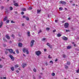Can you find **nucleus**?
<instances>
[{"instance_id":"nucleus-1","label":"nucleus","mask_w":79,"mask_h":79,"mask_svg":"<svg viewBox=\"0 0 79 79\" xmlns=\"http://www.w3.org/2000/svg\"><path fill=\"white\" fill-rule=\"evenodd\" d=\"M23 52L24 53H25V52H27V54H29V51H28V49H27V48H23Z\"/></svg>"},{"instance_id":"nucleus-2","label":"nucleus","mask_w":79,"mask_h":79,"mask_svg":"<svg viewBox=\"0 0 79 79\" xmlns=\"http://www.w3.org/2000/svg\"><path fill=\"white\" fill-rule=\"evenodd\" d=\"M35 53L36 55H37V56H39L40 55H41V54H42V52H41L38 51H36L35 52Z\"/></svg>"},{"instance_id":"nucleus-3","label":"nucleus","mask_w":79,"mask_h":79,"mask_svg":"<svg viewBox=\"0 0 79 79\" xmlns=\"http://www.w3.org/2000/svg\"><path fill=\"white\" fill-rule=\"evenodd\" d=\"M35 42V41L34 40H32L31 41V42L30 43V47H33V45H34V43Z\"/></svg>"},{"instance_id":"nucleus-4","label":"nucleus","mask_w":79,"mask_h":79,"mask_svg":"<svg viewBox=\"0 0 79 79\" xmlns=\"http://www.w3.org/2000/svg\"><path fill=\"white\" fill-rule=\"evenodd\" d=\"M64 27L65 28H68V27H69V23H65L64 24Z\"/></svg>"},{"instance_id":"nucleus-5","label":"nucleus","mask_w":79,"mask_h":79,"mask_svg":"<svg viewBox=\"0 0 79 79\" xmlns=\"http://www.w3.org/2000/svg\"><path fill=\"white\" fill-rule=\"evenodd\" d=\"M60 2L61 4H62L63 5H66V2L64 1H61Z\"/></svg>"},{"instance_id":"nucleus-6","label":"nucleus","mask_w":79,"mask_h":79,"mask_svg":"<svg viewBox=\"0 0 79 79\" xmlns=\"http://www.w3.org/2000/svg\"><path fill=\"white\" fill-rule=\"evenodd\" d=\"M10 58H11V60H12L13 61H14L15 60V58L13 57V56L11 55H9Z\"/></svg>"},{"instance_id":"nucleus-7","label":"nucleus","mask_w":79,"mask_h":79,"mask_svg":"<svg viewBox=\"0 0 79 79\" xmlns=\"http://www.w3.org/2000/svg\"><path fill=\"white\" fill-rule=\"evenodd\" d=\"M62 39L63 40H68V38L65 37L64 36H63Z\"/></svg>"},{"instance_id":"nucleus-8","label":"nucleus","mask_w":79,"mask_h":79,"mask_svg":"<svg viewBox=\"0 0 79 79\" xmlns=\"http://www.w3.org/2000/svg\"><path fill=\"white\" fill-rule=\"evenodd\" d=\"M7 50H8L10 53H13V49H8Z\"/></svg>"},{"instance_id":"nucleus-9","label":"nucleus","mask_w":79,"mask_h":79,"mask_svg":"<svg viewBox=\"0 0 79 79\" xmlns=\"http://www.w3.org/2000/svg\"><path fill=\"white\" fill-rule=\"evenodd\" d=\"M23 68H24V67H26V66H27V64H25V63H23Z\"/></svg>"},{"instance_id":"nucleus-10","label":"nucleus","mask_w":79,"mask_h":79,"mask_svg":"<svg viewBox=\"0 0 79 79\" xmlns=\"http://www.w3.org/2000/svg\"><path fill=\"white\" fill-rule=\"evenodd\" d=\"M22 46H23V44H22L21 43H19V47H21Z\"/></svg>"},{"instance_id":"nucleus-11","label":"nucleus","mask_w":79,"mask_h":79,"mask_svg":"<svg viewBox=\"0 0 79 79\" xmlns=\"http://www.w3.org/2000/svg\"><path fill=\"white\" fill-rule=\"evenodd\" d=\"M6 38L7 39H10V37L8 35H6Z\"/></svg>"},{"instance_id":"nucleus-12","label":"nucleus","mask_w":79,"mask_h":79,"mask_svg":"<svg viewBox=\"0 0 79 79\" xmlns=\"http://www.w3.org/2000/svg\"><path fill=\"white\" fill-rule=\"evenodd\" d=\"M47 45H48V47H49L50 48H52V47H51V46H50V43H48L47 44Z\"/></svg>"},{"instance_id":"nucleus-13","label":"nucleus","mask_w":79,"mask_h":79,"mask_svg":"<svg viewBox=\"0 0 79 79\" xmlns=\"http://www.w3.org/2000/svg\"><path fill=\"white\" fill-rule=\"evenodd\" d=\"M27 35H28V37H30V36H31V35L30 34V32L28 31L27 32Z\"/></svg>"},{"instance_id":"nucleus-14","label":"nucleus","mask_w":79,"mask_h":79,"mask_svg":"<svg viewBox=\"0 0 79 79\" xmlns=\"http://www.w3.org/2000/svg\"><path fill=\"white\" fill-rule=\"evenodd\" d=\"M0 24V28H1V27H2V25H3V22H2V21H1Z\"/></svg>"},{"instance_id":"nucleus-15","label":"nucleus","mask_w":79,"mask_h":79,"mask_svg":"<svg viewBox=\"0 0 79 79\" xmlns=\"http://www.w3.org/2000/svg\"><path fill=\"white\" fill-rule=\"evenodd\" d=\"M14 6H18V4L17 3H15L14 4Z\"/></svg>"},{"instance_id":"nucleus-16","label":"nucleus","mask_w":79,"mask_h":79,"mask_svg":"<svg viewBox=\"0 0 79 79\" xmlns=\"http://www.w3.org/2000/svg\"><path fill=\"white\" fill-rule=\"evenodd\" d=\"M3 40H4V42H7V40H6V39H5V38H3Z\"/></svg>"},{"instance_id":"nucleus-17","label":"nucleus","mask_w":79,"mask_h":79,"mask_svg":"<svg viewBox=\"0 0 79 79\" xmlns=\"http://www.w3.org/2000/svg\"><path fill=\"white\" fill-rule=\"evenodd\" d=\"M19 67V65L17 64L16 65H15V68H18Z\"/></svg>"},{"instance_id":"nucleus-18","label":"nucleus","mask_w":79,"mask_h":79,"mask_svg":"<svg viewBox=\"0 0 79 79\" xmlns=\"http://www.w3.org/2000/svg\"><path fill=\"white\" fill-rule=\"evenodd\" d=\"M10 69H11V70H12V71H14V70H15V69H14V67H12L10 68Z\"/></svg>"},{"instance_id":"nucleus-19","label":"nucleus","mask_w":79,"mask_h":79,"mask_svg":"<svg viewBox=\"0 0 79 79\" xmlns=\"http://www.w3.org/2000/svg\"><path fill=\"white\" fill-rule=\"evenodd\" d=\"M71 48V46H68L67 47V49H70V48Z\"/></svg>"},{"instance_id":"nucleus-20","label":"nucleus","mask_w":79,"mask_h":79,"mask_svg":"<svg viewBox=\"0 0 79 79\" xmlns=\"http://www.w3.org/2000/svg\"><path fill=\"white\" fill-rule=\"evenodd\" d=\"M60 11H62L63 10V8L62 7H60L59 8Z\"/></svg>"},{"instance_id":"nucleus-21","label":"nucleus","mask_w":79,"mask_h":79,"mask_svg":"<svg viewBox=\"0 0 79 79\" xmlns=\"http://www.w3.org/2000/svg\"><path fill=\"white\" fill-rule=\"evenodd\" d=\"M51 75L52 76H55V73H53L51 74Z\"/></svg>"},{"instance_id":"nucleus-22","label":"nucleus","mask_w":79,"mask_h":79,"mask_svg":"<svg viewBox=\"0 0 79 79\" xmlns=\"http://www.w3.org/2000/svg\"><path fill=\"white\" fill-rule=\"evenodd\" d=\"M41 11V10H37V13L38 14H39V13H40Z\"/></svg>"},{"instance_id":"nucleus-23","label":"nucleus","mask_w":79,"mask_h":79,"mask_svg":"<svg viewBox=\"0 0 79 79\" xmlns=\"http://www.w3.org/2000/svg\"><path fill=\"white\" fill-rule=\"evenodd\" d=\"M70 62L69 61V62H67V65H70Z\"/></svg>"},{"instance_id":"nucleus-24","label":"nucleus","mask_w":79,"mask_h":79,"mask_svg":"<svg viewBox=\"0 0 79 79\" xmlns=\"http://www.w3.org/2000/svg\"><path fill=\"white\" fill-rule=\"evenodd\" d=\"M57 36L59 37H61V35L60 34V33L57 34Z\"/></svg>"},{"instance_id":"nucleus-25","label":"nucleus","mask_w":79,"mask_h":79,"mask_svg":"<svg viewBox=\"0 0 79 79\" xmlns=\"http://www.w3.org/2000/svg\"><path fill=\"white\" fill-rule=\"evenodd\" d=\"M7 17H5L4 19V21H5L6 19H7Z\"/></svg>"},{"instance_id":"nucleus-26","label":"nucleus","mask_w":79,"mask_h":79,"mask_svg":"<svg viewBox=\"0 0 79 79\" xmlns=\"http://www.w3.org/2000/svg\"><path fill=\"white\" fill-rule=\"evenodd\" d=\"M22 11H26V8H23L22 9Z\"/></svg>"},{"instance_id":"nucleus-27","label":"nucleus","mask_w":79,"mask_h":79,"mask_svg":"<svg viewBox=\"0 0 79 79\" xmlns=\"http://www.w3.org/2000/svg\"><path fill=\"white\" fill-rule=\"evenodd\" d=\"M32 8L31 7H30L28 9V10H32Z\"/></svg>"},{"instance_id":"nucleus-28","label":"nucleus","mask_w":79,"mask_h":79,"mask_svg":"<svg viewBox=\"0 0 79 79\" xmlns=\"http://www.w3.org/2000/svg\"><path fill=\"white\" fill-rule=\"evenodd\" d=\"M26 19L27 21H29V18L28 17H27L26 18Z\"/></svg>"},{"instance_id":"nucleus-29","label":"nucleus","mask_w":79,"mask_h":79,"mask_svg":"<svg viewBox=\"0 0 79 79\" xmlns=\"http://www.w3.org/2000/svg\"><path fill=\"white\" fill-rule=\"evenodd\" d=\"M46 30H47V31H49L50 30V28L47 27Z\"/></svg>"},{"instance_id":"nucleus-30","label":"nucleus","mask_w":79,"mask_h":79,"mask_svg":"<svg viewBox=\"0 0 79 79\" xmlns=\"http://www.w3.org/2000/svg\"><path fill=\"white\" fill-rule=\"evenodd\" d=\"M10 10H13V7L12 6H10Z\"/></svg>"},{"instance_id":"nucleus-31","label":"nucleus","mask_w":79,"mask_h":79,"mask_svg":"<svg viewBox=\"0 0 79 79\" xmlns=\"http://www.w3.org/2000/svg\"><path fill=\"white\" fill-rule=\"evenodd\" d=\"M42 32V30H40L39 32H38V34H39L40 33V32Z\"/></svg>"},{"instance_id":"nucleus-32","label":"nucleus","mask_w":79,"mask_h":79,"mask_svg":"<svg viewBox=\"0 0 79 79\" xmlns=\"http://www.w3.org/2000/svg\"><path fill=\"white\" fill-rule=\"evenodd\" d=\"M16 52L17 53H19V51H18V50H16Z\"/></svg>"},{"instance_id":"nucleus-33","label":"nucleus","mask_w":79,"mask_h":79,"mask_svg":"<svg viewBox=\"0 0 79 79\" xmlns=\"http://www.w3.org/2000/svg\"><path fill=\"white\" fill-rule=\"evenodd\" d=\"M65 69H68V66H67V65L65 66Z\"/></svg>"},{"instance_id":"nucleus-34","label":"nucleus","mask_w":79,"mask_h":79,"mask_svg":"<svg viewBox=\"0 0 79 79\" xmlns=\"http://www.w3.org/2000/svg\"><path fill=\"white\" fill-rule=\"evenodd\" d=\"M63 58H65L66 57V56L64 54H63Z\"/></svg>"},{"instance_id":"nucleus-35","label":"nucleus","mask_w":79,"mask_h":79,"mask_svg":"<svg viewBox=\"0 0 79 79\" xmlns=\"http://www.w3.org/2000/svg\"><path fill=\"white\" fill-rule=\"evenodd\" d=\"M48 58L49 59H52V57H50V55H49Z\"/></svg>"},{"instance_id":"nucleus-36","label":"nucleus","mask_w":79,"mask_h":79,"mask_svg":"<svg viewBox=\"0 0 79 79\" xmlns=\"http://www.w3.org/2000/svg\"><path fill=\"white\" fill-rule=\"evenodd\" d=\"M33 71H34V72H36V69H33Z\"/></svg>"},{"instance_id":"nucleus-37","label":"nucleus","mask_w":79,"mask_h":79,"mask_svg":"<svg viewBox=\"0 0 79 79\" xmlns=\"http://www.w3.org/2000/svg\"><path fill=\"white\" fill-rule=\"evenodd\" d=\"M11 23H15V22L13 21H11Z\"/></svg>"},{"instance_id":"nucleus-38","label":"nucleus","mask_w":79,"mask_h":79,"mask_svg":"<svg viewBox=\"0 0 79 79\" xmlns=\"http://www.w3.org/2000/svg\"><path fill=\"white\" fill-rule=\"evenodd\" d=\"M50 63H52V64H53V62L52 60L50 61Z\"/></svg>"},{"instance_id":"nucleus-39","label":"nucleus","mask_w":79,"mask_h":79,"mask_svg":"<svg viewBox=\"0 0 79 79\" xmlns=\"http://www.w3.org/2000/svg\"><path fill=\"white\" fill-rule=\"evenodd\" d=\"M45 39H46V38H43L42 40L43 41H44L45 40Z\"/></svg>"},{"instance_id":"nucleus-40","label":"nucleus","mask_w":79,"mask_h":79,"mask_svg":"<svg viewBox=\"0 0 79 79\" xmlns=\"http://www.w3.org/2000/svg\"><path fill=\"white\" fill-rule=\"evenodd\" d=\"M2 79H6V77H3L2 78Z\"/></svg>"},{"instance_id":"nucleus-41","label":"nucleus","mask_w":79,"mask_h":79,"mask_svg":"<svg viewBox=\"0 0 79 79\" xmlns=\"http://www.w3.org/2000/svg\"><path fill=\"white\" fill-rule=\"evenodd\" d=\"M79 72V69H78V70H77V73H78Z\"/></svg>"},{"instance_id":"nucleus-42","label":"nucleus","mask_w":79,"mask_h":79,"mask_svg":"<svg viewBox=\"0 0 79 79\" xmlns=\"http://www.w3.org/2000/svg\"><path fill=\"white\" fill-rule=\"evenodd\" d=\"M9 20H7L6 21V22L7 23H9Z\"/></svg>"},{"instance_id":"nucleus-43","label":"nucleus","mask_w":79,"mask_h":79,"mask_svg":"<svg viewBox=\"0 0 79 79\" xmlns=\"http://www.w3.org/2000/svg\"><path fill=\"white\" fill-rule=\"evenodd\" d=\"M65 32H69V31L66 30L65 31Z\"/></svg>"},{"instance_id":"nucleus-44","label":"nucleus","mask_w":79,"mask_h":79,"mask_svg":"<svg viewBox=\"0 0 79 79\" xmlns=\"http://www.w3.org/2000/svg\"><path fill=\"white\" fill-rule=\"evenodd\" d=\"M11 36L12 37H15V35H12Z\"/></svg>"},{"instance_id":"nucleus-45","label":"nucleus","mask_w":79,"mask_h":79,"mask_svg":"<svg viewBox=\"0 0 79 79\" xmlns=\"http://www.w3.org/2000/svg\"><path fill=\"white\" fill-rule=\"evenodd\" d=\"M2 67H3V66H2V65H0V68H2Z\"/></svg>"},{"instance_id":"nucleus-46","label":"nucleus","mask_w":79,"mask_h":79,"mask_svg":"<svg viewBox=\"0 0 79 79\" xmlns=\"http://www.w3.org/2000/svg\"><path fill=\"white\" fill-rule=\"evenodd\" d=\"M4 8V6H2L1 7V10H3Z\"/></svg>"},{"instance_id":"nucleus-47","label":"nucleus","mask_w":79,"mask_h":79,"mask_svg":"<svg viewBox=\"0 0 79 79\" xmlns=\"http://www.w3.org/2000/svg\"><path fill=\"white\" fill-rule=\"evenodd\" d=\"M56 32V30H53V32Z\"/></svg>"},{"instance_id":"nucleus-48","label":"nucleus","mask_w":79,"mask_h":79,"mask_svg":"<svg viewBox=\"0 0 79 79\" xmlns=\"http://www.w3.org/2000/svg\"><path fill=\"white\" fill-rule=\"evenodd\" d=\"M24 12H23V11H22V12H21V14H22V15H24Z\"/></svg>"},{"instance_id":"nucleus-49","label":"nucleus","mask_w":79,"mask_h":79,"mask_svg":"<svg viewBox=\"0 0 79 79\" xmlns=\"http://www.w3.org/2000/svg\"><path fill=\"white\" fill-rule=\"evenodd\" d=\"M22 25V26H24L25 24H24V23H23Z\"/></svg>"},{"instance_id":"nucleus-50","label":"nucleus","mask_w":79,"mask_h":79,"mask_svg":"<svg viewBox=\"0 0 79 79\" xmlns=\"http://www.w3.org/2000/svg\"><path fill=\"white\" fill-rule=\"evenodd\" d=\"M12 53H13V54H15V52H13V51Z\"/></svg>"},{"instance_id":"nucleus-51","label":"nucleus","mask_w":79,"mask_h":79,"mask_svg":"<svg viewBox=\"0 0 79 79\" xmlns=\"http://www.w3.org/2000/svg\"><path fill=\"white\" fill-rule=\"evenodd\" d=\"M16 72L17 73H19V71L18 70H17L16 71Z\"/></svg>"},{"instance_id":"nucleus-52","label":"nucleus","mask_w":79,"mask_h":79,"mask_svg":"<svg viewBox=\"0 0 79 79\" xmlns=\"http://www.w3.org/2000/svg\"><path fill=\"white\" fill-rule=\"evenodd\" d=\"M6 45L5 44H3V46L4 47H6Z\"/></svg>"},{"instance_id":"nucleus-53","label":"nucleus","mask_w":79,"mask_h":79,"mask_svg":"<svg viewBox=\"0 0 79 79\" xmlns=\"http://www.w3.org/2000/svg\"><path fill=\"white\" fill-rule=\"evenodd\" d=\"M44 52H46V51H47V49H44Z\"/></svg>"},{"instance_id":"nucleus-54","label":"nucleus","mask_w":79,"mask_h":79,"mask_svg":"<svg viewBox=\"0 0 79 79\" xmlns=\"http://www.w3.org/2000/svg\"><path fill=\"white\" fill-rule=\"evenodd\" d=\"M58 61V59H56V60H55V61L56 62Z\"/></svg>"},{"instance_id":"nucleus-55","label":"nucleus","mask_w":79,"mask_h":79,"mask_svg":"<svg viewBox=\"0 0 79 79\" xmlns=\"http://www.w3.org/2000/svg\"><path fill=\"white\" fill-rule=\"evenodd\" d=\"M68 19L69 20H70V19H71V18H70V17L68 18Z\"/></svg>"},{"instance_id":"nucleus-56","label":"nucleus","mask_w":79,"mask_h":79,"mask_svg":"<svg viewBox=\"0 0 79 79\" xmlns=\"http://www.w3.org/2000/svg\"><path fill=\"white\" fill-rule=\"evenodd\" d=\"M5 54H8V52H5Z\"/></svg>"},{"instance_id":"nucleus-57","label":"nucleus","mask_w":79,"mask_h":79,"mask_svg":"<svg viewBox=\"0 0 79 79\" xmlns=\"http://www.w3.org/2000/svg\"><path fill=\"white\" fill-rule=\"evenodd\" d=\"M73 6H75V4H74V3H73Z\"/></svg>"},{"instance_id":"nucleus-58","label":"nucleus","mask_w":79,"mask_h":79,"mask_svg":"<svg viewBox=\"0 0 79 79\" xmlns=\"http://www.w3.org/2000/svg\"><path fill=\"white\" fill-rule=\"evenodd\" d=\"M41 77V76H39V78H40V79Z\"/></svg>"},{"instance_id":"nucleus-59","label":"nucleus","mask_w":79,"mask_h":79,"mask_svg":"<svg viewBox=\"0 0 79 79\" xmlns=\"http://www.w3.org/2000/svg\"><path fill=\"white\" fill-rule=\"evenodd\" d=\"M45 64L46 66H47V65H48V64L47 63H46Z\"/></svg>"},{"instance_id":"nucleus-60","label":"nucleus","mask_w":79,"mask_h":79,"mask_svg":"<svg viewBox=\"0 0 79 79\" xmlns=\"http://www.w3.org/2000/svg\"><path fill=\"white\" fill-rule=\"evenodd\" d=\"M57 21H58V20H55V22L56 23V22H57Z\"/></svg>"},{"instance_id":"nucleus-61","label":"nucleus","mask_w":79,"mask_h":79,"mask_svg":"<svg viewBox=\"0 0 79 79\" xmlns=\"http://www.w3.org/2000/svg\"><path fill=\"white\" fill-rule=\"evenodd\" d=\"M25 17H25V16H24V15H23V18H25Z\"/></svg>"},{"instance_id":"nucleus-62","label":"nucleus","mask_w":79,"mask_h":79,"mask_svg":"<svg viewBox=\"0 0 79 79\" xmlns=\"http://www.w3.org/2000/svg\"><path fill=\"white\" fill-rule=\"evenodd\" d=\"M64 9H65V10H67V8H65Z\"/></svg>"},{"instance_id":"nucleus-63","label":"nucleus","mask_w":79,"mask_h":79,"mask_svg":"<svg viewBox=\"0 0 79 79\" xmlns=\"http://www.w3.org/2000/svg\"><path fill=\"white\" fill-rule=\"evenodd\" d=\"M33 79H35V77H33Z\"/></svg>"},{"instance_id":"nucleus-64","label":"nucleus","mask_w":79,"mask_h":79,"mask_svg":"<svg viewBox=\"0 0 79 79\" xmlns=\"http://www.w3.org/2000/svg\"><path fill=\"white\" fill-rule=\"evenodd\" d=\"M76 45L75 44H74V47H76Z\"/></svg>"}]
</instances>
